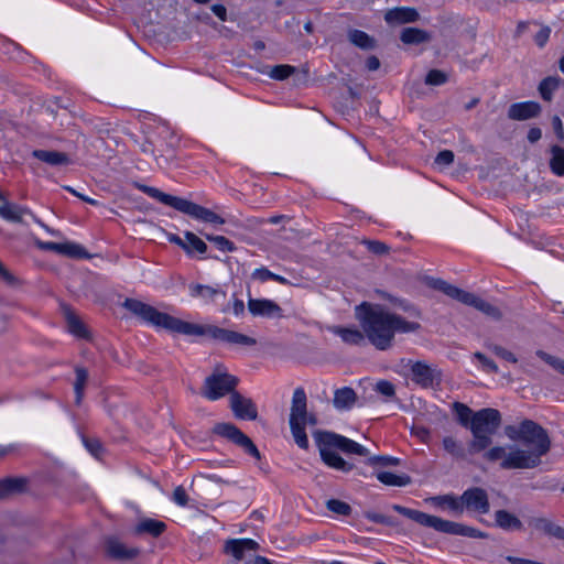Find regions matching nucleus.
<instances>
[{
	"instance_id": "nucleus-1",
	"label": "nucleus",
	"mask_w": 564,
	"mask_h": 564,
	"mask_svg": "<svg viewBox=\"0 0 564 564\" xmlns=\"http://www.w3.org/2000/svg\"><path fill=\"white\" fill-rule=\"evenodd\" d=\"M395 305L412 319L389 311L384 305L362 302L355 307V318L366 333L368 341L378 350L390 349L394 344L397 334H411L421 330L419 319L421 311L405 301H398Z\"/></svg>"
},
{
	"instance_id": "nucleus-2",
	"label": "nucleus",
	"mask_w": 564,
	"mask_h": 564,
	"mask_svg": "<svg viewBox=\"0 0 564 564\" xmlns=\"http://www.w3.org/2000/svg\"><path fill=\"white\" fill-rule=\"evenodd\" d=\"M122 306L145 323L172 333L187 336H209L215 340L232 346L251 347L257 345V340L253 337L215 325L204 326L185 322L166 313L160 312L155 307L135 299H126Z\"/></svg>"
},
{
	"instance_id": "nucleus-3",
	"label": "nucleus",
	"mask_w": 564,
	"mask_h": 564,
	"mask_svg": "<svg viewBox=\"0 0 564 564\" xmlns=\"http://www.w3.org/2000/svg\"><path fill=\"white\" fill-rule=\"evenodd\" d=\"M531 449L510 447L507 452L503 446H494L484 454V459L489 463L500 462L502 469H530L541 464L542 456L551 449V438L547 431L532 420H523L520 423V440Z\"/></svg>"
},
{
	"instance_id": "nucleus-4",
	"label": "nucleus",
	"mask_w": 564,
	"mask_h": 564,
	"mask_svg": "<svg viewBox=\"0 0 564 564\" xmlns=\"http://www.w3.org/2000/svg\"><path fill=\"white\" fill-rule=\"evenodd\" d=\"M392 509L398 513L406 517L408 519H411L412 521L416 522L417 524L425 528H432L441 533L467 536L473 539L488 538V534L486 532L480 531L474 527H469L459 522L444 520L440 517L429 514L420 510L410 509L401 505H393Z\"/></svg>"
},
{
	"instance_id": "nucleus-5",
	"label": "nucleus",
	"mask_w": 564,
	"mask_h": 564,
	"mask_svg": "<svg viewBox=\"0 0 564 564\" xmlns=\"http://www.w3.org/2000/svg\"><path fill=\"white\" fill-rule=\"evenodd\" d=\"M501 421V414L497 409L485 408L475 412L469 429L473 438L468 442V453L471 456L479 453L484 455L491 448L492 435L499 430Z\"/></svg>"
},
{
	"instance_id": "nucleus-6",
	"label": "nucleus",
	"mask_w": 564,
	"mask_h": 564,
	"mask_svg": "<svg viewBox=\"0 0 564 564\" xmlns=\"http://www.w3.org/2000/svg\"><path fill=\"white\" fill-rule=\"evenodd\" d=\"M138 188L142 193L159 200L160 203L170 206L176 209L177 212L188 215L197 220L218 225L225 224V219L221 218L218 214H216L212 209H208L188 199L166 194L160 191L159 188L148 185L140 184L138 185Z\"/></svg>"
},
{
	"instance_id": "nucleus-7",
	"label": "nucleus",
	"mask_w": 564,
	"mask_h": 564,
	"mask_svg": "<svg viewBox=\"0 0 564 564\" xmlns=\"http://www.w3.org/2000/svg\"><path fill=\"white\" fill-rule=\"evenodd\" d=\"M306 419V393L303 388H296L292 397L289 423L294 442L300 448L303 449H306L308 447V438L305 432Z\"/></svg>"
},
{
	"instance_id": "nucleus-8",
	"label": "nucleus",
	"mask_w": 564,
	"mask_h": 564,
	"mask_svg": "<svg viewBox=\"0 0 564 564\" xmlns=\"http://www.w3.org/2000/svg\"><path fill=\"white\" fill-rule=\"evenodd\" d=\"M239 380L237 377L218 369L205 379L203 395L208 400L215 401L226 394L231 395L236 391Z\"/></svg>"
},
{
	"instance_id": "nucleus-9",
	"label": "nucleus",
	"mask_w": 564,
	"mask_h": 564,
	"mask_svg": "<svg viewBox=\"0 0 564 564\" xmlns=\"http://www.w3.org/2000/svg\"><path fill=\"white\" fill-rule=\"evenodd\" d=\"M213 432L224 438H227L245 449L246 453L260 459V452L252 440L242 433L236 425L231 423H217L213 427Z\"/></svg>"
},
{
	"instance_id": "nucleus-10",
	"label": "nucleus",
	"mask_w": 564,
	"mask_h": 564,
	"mask_svg": "<svg viewBox=\"0 0 564 564\" xmlns=\"http://www.w3.org/2000/svg\"><path fill=\"white\" fill-rule=\"evenodd\" d=\"M315 440L319 449L321 458L328 467L344 473L352 470L354 464L345 460L337 452H335V446L325 445L323 432H317L315 434Z\"/></svg>"
},
{
	"instance_id": "nucleus-11",
	"label": "nucleus",
	"mask_w": 564,
	"mask_h": 564,
	"mask_svg": "<svg viewBox=\"0 0 564 564\" xmlns=\"http://www.w3.org/2000/svg\"><path fill=\"white\" fill-rule=\"evenodd\" d=\"M411 364V380L423 389L433 388L441 382V372L425 361H409Z\"/></svg>"
},
{
	"instance_id": "nucleus-12",
	"label": "nucleus",
	"mask_w": 564,
	"mask_h": 564,
	"mask_svg": "<svg viewBox=\"0 0 564 564\" xmlns=\"http://www.w3.org/2000/svg\"><path fill=\"white\" fill-rule=\"evenodd\" d=\"M463 509L486 514L490 510L487 491L480 487H471L462 494Z\"/></svg>"
},
{
	"instance_id": "nucleus-13",
	"label": "nucleus",
	"mask_w": 564,
	"mask_h": 564,
	"mask_svg": "<svg viewBox=\"0 0 564 564\" xmlns=\"http://www.w3.org/2000/svg\"><path fill=\"white\" fill-rule=\"evenodd\" d=\"M323 433L325 445H333L347 455L369 456V451L357 442L334 432L325 431Z\"/></svg>"
},
{
	"instance_id": "nucleus-14",
	"label": "nucleus",
	"mask_w": 564,
	"mask_h": 564,
	"mask_svg": "<svg viewBox=\"0 0 564 564\" xmlns=\"http://www.w3.org/2000/svg\"><path fill=\"white\" fill-rule=\"evenodd\" d=\"M32 479L24 476L6 477L0 479V500L23 495L31 490Z\"/></svg>"
},
{
	"instance_id": "nucleus-15",
	"label": "nucleus",
	"mask_w": 564,
	"mask_h": 564,
	"mask_svg": "<svg viewBox=\"0 0 564 564\" xmlns=\"http://www.w3.org/2000/svg\"><path fill=\"white\" fill-rule=\"evenodd\" d=\"M248 310L254 317L261 316L267 318L282 317L283 311L281 306L272 300L252 299L248 300Z\"/></svg>"
},
{
	"instance_id": "nucleus-16",
	"label": "nucleus",
	"mask_w": 564,
	"mask_h": 564,
	"mask_svg": "<svg viewBox=\"0 0 564 564\" xmlns=\"http://www.w3.org/2000/svg\"><path fill=\"white\" fill-rule=\"evenodd\" d=\"M230 409L235 416L241 420L253 421L258 416L257 406L251 399L243 397L239 392H232L230 395Z\"/></svg>"
},
{
	"instance_id": "nucleus-17",
	"label": "nucleus",
	"mask_w": 564,
	"mask_h": 564,
	"mask_svg": "<svg viewBox=\"0 0 564 564\" xmlns=\"http://www.w3.org/2000/svg\"><path fill=\"white\" fill-rule=\"evenodd\" d=\"M37 248L54 251L56 253L75 258V259H88L90 258V254L86 251V249L74 242H65V243H57V242H42L37 240Z\"/></svg>"
},
{
	"instance_id": "nucleus-18",
	"label": "nucleus",
	"mask_w": 564,
	"mask_h": 564,
	"mask_svg": "<svg viewBox=\"0 0 564 564\" xmlns=\"http://www.w3.org/2000/svg\"><path fill=\"white\" fill-rule=\"evenodd\" d=\"M542 112V107L536 101H522L510 105L508 118L516 121H525L538 118Z\"/></svg>"
},
{
	"instance_id": "nucleus-19",
	"label": "nucleus",
	"mask_w": 564,
	"mask_h": 564,
	"mask_svg": "<svg viewBox=\"0 0 564 564\" xmlns=\"http://www.w3.org/2000/svg\"><path fill=\"white\" fill-rule=\"evenodd\" d=\"M106 553L113 560H131L139 555L140 551L137 547H128L119 539L109 536L105 542Z\"/></svg>"
},
{
	"instance_id": "nucleus-20",
	"label": "nucleus",
	"mask_w": 564,
	"mask_h": 564,
	"mask_svg": "<svg viewBox=\"0 0 564 564\" xmlns=\"http://www.w3.org/2000/svg\"><path fill=\"white\" fill-rule=\"evenodd\" d=\"M460 303L475 307L477 311L481 312L482 314L495 321H499L502 318V313L499 310V307L482 300L481 297L477 296L474 293L466 291Z\"/></svg>"
},
{
	"instance_id": "nucleus-21",
	"label": "nucleus",
	"mask_w": 564,
	"mask_h": 564,
	"mask_svg": "<svg viewBox=\"0 0 564 564\" xmlns=\"http://www.w3.org/2000/svg\"><path fill=\"white\" fill-rule=\"evenodd\" d=\"M420 19V14L415 8L411 7H395L389 9L384 13V20L390 25H400L405 23H413Z\"/></svg>"
},
{
	"instance_id": "nucleus-22",
	"label": "nucleus",
	"mask_w": 564,
	"mask_h": 564,
	"mask_svg": "<svg viewBox=\"0 0 564 564\" xmlns=\"http://www.w3.org/2000/svg\"><path fill=\"white\" fill-rule=\"evenodd\" d=\"M259 543L252 539H231L226 541L224 551L235 560L241 561L247 552L257 551Z\"/></svg>"
},
{
	"instance_id": "nucleus-23",
	"label": "nucleus",
	"mask_w": 564,
	"mask_h": 564,
	"mask_svg": "<svg viewBox=\"0 0 564 564\" xmlns=\"http://www.w3.org/2000/svg\"><path fill=\"white\" fill-rule=\"evenodd\" d=\"M189 291L192 296L202 297L206 304L225 302L227 296L224 290L203 284H192Z\"/></svg>"
},
{
	"instance_id": "nucleus-24",
	"label": "nucleus",
	"mask_w": 564,
	"mask_h": 564,
	"mask_svg": "<svg viewBox=\"0 0 564 564\" xmlns=\"http://www.w3.org/2000/svg\"><path fill=\"white\" fill-rule=\"evenodd\" d=\"M332 333L339 336L340 339L351 346H365L366 345V333L362 329L356 327H344L334 326L330 328Z\"/></svg>"
},
{
	"instance_id": "nucleus-25",
	"label": "nucleus",
	"mask_w": 564,
	"mask_h": 564,
	"mask_svg": "<svg viewBox=\"0 0 564 564\" xmlns=\"http://www.w3.org/2000/svg\"><path fill=\"white\" fill-rule=\"evenodd\" d=\"M528 524L535 531L564 540V529L547 518L532 517L528 520Z\"/></svg>"
},
{
	"instance_id": "nucleus-26",
	"label": "nucleus",
	"mask_w": 564,
	"mask_h": 564,
	"mask_svg": "<svg viewBox=\"0 0 564 564\" xmlns=\"http://www.w3.org/2000/svg\"><path fill=\"white\" fill-rule=\"evenodd\" d=\"M495 524L506 531H520L523 529L521 520L505 509L495 512Z\"/></svg>"
},
{
	"instance_id": "nucleus-27",
	"label": "nucleus",
	"mask_w": 564,
	"mask_h": 564,
	"mask_svg": "<svg viewBox=\"0 0 564 564\" xmlns=\"http://www.w3.org/2000/svg\"><path fill=\"white\" fill-rule=\"evenodd\" d=\"M356 401L357 394L350 387H344L334 392L333 405L337 410H350Z\"/></svg>"
},
{
	"instance_id": "nucleus-28",
	"label": "nucleus",
	"mask_w": 564,
	"mask_h": 564,
	"mask_svg": "<svg viewBox=\"0 0 564 564\" xmlns=\"http://www.w3.org/2000/svg\"><path fill=\"white\" fill-rule=\"evenodd\" d=\"M165 530H166V524L163 521L152 519V518H145L137 524L134 531L137 534L147 533L153 538H158L161 534H163Z\"/></svg>"
},
{
	"instance_id": "nucleus-29",
	"label": "nucleus",
	"mask_w": 564,
	"mask_h": 564,
	"mask_svg": "<svg viewBox=\"0 0 564 564\" xmlns=\"http://www.w3.org/2000/svg\"><path fill=\"white\" fill-rule=\"evenodd\" d=\"M37 160L51 166H65L72 163L68 154L50 150H37Z\"/></svg>"
},
{
	"instance_id": "nucleus-30",
	"label": "nucleus",
	"mask_w": 564,
	"mask_h": 564,
	"mask_svg": "<svg viewBox=\"0 0 564 564\" xmlns=\"http://www.w3.org/2000/svg\"><path fill=\"white\" fill-rule=\"evenodd\" d=\"M400 40L404 44H421L429 42L431 40V35L429 32L417 28H404L400 34Z\"/></svg>"
},
{
	"instance_id": "nucleus-31",
	"label": "nucleus",
	"mask_w": 564,
	"mask_h": 564,
	"mask_svg": "<svg viewBox=\"0 0 564 564\" xmlns=\"http://www.w3.org/2000/svg\"><path fill=\"white\" fill-rule=\"evenodd\" d=\"M550 170L556 176L564 175V148L558 144L551 145L550 148Z\"/></svg>"
},
{
	"instance_id": "nucleus-32",
	"label": "nucleus",
	"mask_w": 564,
	"mask_h": 564,
	"mask_svg": "<svg viewBox=\"0 0 564 564\" xmlns=\"http://www.w3.org/2000/svg\"><path fill=\"white\" fill-rule=\"evenodd\" d=\"M444 449L455 459L464 460L468 455V447L465 448L460 442L453 436H445L443 438Z\"/></svg>"
},
{
	"instance_id": "nucleus-33",
	"label": "nucleus",
	"mask_w": 564,
	"mask_h": 564,
	"mask_svg": "<svg viewBox=\"0 0 564 564\" xmlns=\"http://www.w3.org/2000/svg\"><path fill=\"white\" fill-rule=\"evenodd\" d=\"M433 289L438 290L449 296L451 299L457 300L458 302H462V299L466 291L449 284L448 282L442 280V279H434L432 280L430 284Z\"/></svg>"
},
{
	"instance_id": "nucleus-34",
	"label": "nucleus",
	"mask_w": 564,
	"mask_h": 564,
	"mask_svg": "<svg viewBox=\"0 0 564 564\" xmlns=\"http://www.w3.org/2000/svg\"><path fill=\"white\" fill-rule=\"evenodd\" d=\"M377 479L386 486L404 487L411 484V477L408 475H395L390 471H380Z\"/></svg>"
},
{
	"instance_id": "nucleus-35",
	"label": "nucleus",
	"mask_w": 564,
	"mask_h": 564,
	"mask_svg": "<svg viewBox=\"0 0 564 564\" xmlns=\"http://www.w3.org/2000/svg\"><path fill=\"white\" fill-rule=\"evenodd\" d=\"M561 79L558 77L549 76L541 80L538 90L545 101L553 99V93L558 88Z\"/></svg>"
},
{
	"instance_id": "nucleus-36",
	"label": "nucleus",
	"mask_w": 564,
	"mask_h": 564,
	"mask_svg": "<svg viewBox=\"0 0 564 564\" xmlns=\"http://www.w3.org/2000/svg\"><path fill=\"white\" fill-rule=\"evenodd\" d=\"M349 41L362 50H372L376 46V41L366 32L360 30H351L348 33Z\"/></svg>"
},
{
	"instance_id": "nucleus-37",
	"label": "nucleus",
	"mask_w": 564,
	"mask_h": 564,
	"mask_svg": "<svg viewBox=\"0 0 564 564\" xmlns=\"http://www.w3.org/2000/svg\"><path fill=\"white\" fill-rule=\"evenodd\" d=\"M68 330L76 337L88 339L89 332L86 325L73 313L66 315Z\"/></svg>"
},
{
	"instance_id": "nucleus-38",
	"label": "nucleus",
	"mask_w": 564,
	"mask_h": 564,
	"mask_svg": "<svg viewBox=\"0 0 564 564\" xmlns=\"http://www.w3.org/2000/svg\"><path fill=\"white\" fill-rule=\"evenodd\" d=\"M76 379L74 382L75 401L80 404L84 397V390L88 380V371L84 367L75 368Z\"/></svg>"
},
{
	"instance_id": "nucleus-39",
	"label": "nucleus",
	"mask_w": 564,
	"mask_h": 564,
	"mask_svg": "<svg viewBox=\"0 0 564 564\" xmlns=\"http://www.w3.org/2000/svg\"><path fill=\"white\" fill-rule=\"evenodd\" d=\"M453 409L457 415L458 423L466 429H470L475 412L460 402H455Z\"/></svg>"
},
{
	"instance_id": "nucleus-40",
	"label": "nucleus",
	"mask_w": 564,
	"mask_h": 564,
	"mask_svg": "<svg viewBox=\"0 0 564 564\" xmlns=\"http://www.w3.org/2000/svg\"><path fill=\"white\" fill-rule=\"evenodd\" d=\"M184 237L186 239V243L189 245L188 251H185L187 254H193L197 252L199 254H205L207 252V245L204 240H202L198 236H196L192 231H185Z\"/></svg>"
},
{
	"instance_id": "nucleus-41",
	"label": "nucleus",
	"mask_w": 564,
	"mask_h": 564,
	"mask_svg": "<svg viewBox=\"0 0 564 564\" xmlns=\"http://www.w3.org/2000/svg\"><path fill=\"white\" fill-rule=\"evenodd\" d=\"M434 501H437L440 506H447L452 511L462 513L463 509V499L462 496L456 497L454 495H444L433 498Z\"/></svg>"
},
{
	"instance_id": "nucleus-42",
	"label": "nucleus",
	"mask_w": 564,
	"mask_h": 564,
	"mask_svg": "<svg viewBox=\"0 0 564 564\" xmlns=\"http://www.w3.org/2000/svg\"><path fill=\"white\" fill-rule=\"evenodd\" d=\"M252 279L258 280L260 282H265L268 280H273V281H276V282H279L281 284H288L289 283V281L285 278L271 272L267 268L256 269L252 272Z\"/></svg>"
},
{
	"instance_id": "nucleus-43",
	"label": "nucleus",
	"mask_w": 564,
	"mask_h": 564,
	"mask_svg": "<svg viewBox=\"0 0 564 564\" xmlns=\"http://www.w3.org/2000/svg\"><path fill=\"white\" fill-rule=\"evenodd\" d=\"M205 238L208 241L215 243V246L223 252H234L236 250L235 243L224 236H214L206 234Z\"/></svg>"
},
{
	"instance_id": "nucleus-44",
	"label": "nucleus",
	"mask_w": 564,
	"mask_h": 564,
	"mask_svg": "<svg viewBox=\"0 0 564 564\" xmlns=\"http://www.w3.org/2000/svg\"><path fill=\"white\" fill-rule=\"evenodd\" d=\"M326 508L333 513L339 516H349L351 513V507L341 500L338 499H329L326 501Z\"/></svg>"
},
{
	"instance_id": "nucleus-45",
	"label": "nucleus",
	"mask_w": 564,
	"mask_h": 564,
	"mask_svg": "<svg viewBox=\"0 0 564 564\" xmlns=\"http://www.w3.org/2000/svg\"><path fill=\"white\" fill-rule=\"evenodd\" d=\"M295 72V67L291 65H275L271 68L269 75L276 80H284Z\"/></svg>"
},
{
	"instance_id": "nucleus-46",
	"label": "nucleus",
	"mask_w": 564,
	"mask_h": 564,
	"mask_svg": "<svg viewBox=\"0 0 564 564\" xmlns=\"http://www.w3.org/2000/svg\"><path fill=\"white\" fill-rule=\"evenodd\" d=\"M536 356L541 358L543 361L549 364L552 368L564 375V360L557 357H554L543 350H538Z\"/></svg>"
},
{
	"instance_id": "nucleus-47",
	"label": "nucleus",
	"mask_w": 564,
	"mask_h": 564,
	"mask_svg": "<svg viewBox=\"0 0 564 564\" xmlns=\"http://www.w3.org/2000/svg\"><path fill=\"white\" fill-rule=\"evenodd\" d=\"M3 202L4 203L0 206V216L6 220L20 221L21 215L19 214V210L15 208V206L11 205L6 199Z\"/></svg>"
},
{
	"instance_id": "nucleus-48",
	"label": "nucleus",
	"mask_w": 564,
	"mask_h": 564,
	"mask_svg": "<svg viewBox=\"0 0 564 564\" xmlns=\"http://www.w3.org/2000/svg\"><path fill=\"white\" fill-rule=\"evenodd\" d=\"M447 79L448 77L446 73L440 69H431L425 77V84L430 86H440L445 84Z\"/></svg>"
},
{
	"instance_id": "nucleus-49",
	"label": "nucleus",
	"mask_w": 564,
	"mask_h": 564,
	"mask_svg": "<svg viewBox=\"0 0 564 564\" xmlns=\"http://www.w3.org/2000/svg\"><path fill=\"white\" fill-rule=\"evenodd\" d=\"M230 311H231V312H232V314H234L235 316H237V317H238V316H240V315H243V313H245V303H243V301H242V300L237 299V297L234 295L231 304H226V305L224 304V305H221V307H220V312H221V313H225V314H226V313H228V312H230Z\"/></svg>"
},
{
	"instance_id": "nucleus-50",
	"label": "nucleus",
	"mask_w": 564,
	"mask_h": 564,
	"mask_svg": "<svg viewBox=\"0 0 564 564\" xmlns=\"http://www.w3.org/2000/svg\"><path fill=\"white\" fill-rule=\"evenodd\" d=\"M375 391L384 395L386 398H394L395 397V387L389 380H379L375 384Z\"/></svg>"
},
{
	"instance_id": "nucleus-51",
	"label": "nucleus",
	"mask_w": 564,
	"mask_h": 564,
	"mask_svg": "<svg viewBox=\"0 0 564 564\" xmlns=\"http://www.w3.org/2000/svg\"><path fill=\"white\" fill-rule=\"evenodd\" d=\"M488 348L491 352H494L497 357L505 359L509 362L516 364L518 362L517 357L506 348L499 345L490 344L488 345Z\"/></svg>"
},
{
	"instance_id": "nucleus-52",
	"label": "nucleus",
	"mask_w": 564,
	"mask_h": 564,
	"mask_svg": "<svg viewBox=\"0 0 564 564\" xmlns=\"http://www.w3.org/2000/svg\"><path fill=\"white\" fill-rule=\"evenodd\" d=\"M474 356L481 364L485 371L489 373H498L499 368L492 359L479 351L475 352Z\"/></svg>"
},
{
	"instance_id": "nucleus-53",
	"label": "nucleus",
	"mask_w": 564,
	"mask_h": 564,
	"mask_svg": "<svg viewBox=\"0 0 564 564\" xmlns=\"http://www.w3.org/2000/svg\"><path fill=\"white\" fill-rule=\"evenodd\" d=\"M368 464L372 465V466H375V465L398 466L400 464V459L397 457L384 456V455L370 456L368 458Z\"/></svg>"
},
{
	"instance_id": "nucleus-54",
	"label": "nucleus",
	"mask_w": 564,
	"mask_h": 564,
	"mask_svg": "<svg viewBox=\"0 0 564 564\" xmlns=\"http://www.w3.org/2000/svg\"><path fill=\"white\" fill-rule=\"evenodd\" d=\"M365 517L375 523L386 524L390 527L395 524L392 518L384 516L382 513L367 511L365 512Z\"/></svg>"
},
{
	"instance_id": "nucleus-55",
	"label": "nucleus",
	"mask_w": 564,
	"mask_h": 564,
	"mask_svg": "<svg viewBox=\"0 0 564 564\" xmlns=\"http://www.w3.org/2000/svg\"><path fill=\"white\" fill-rule=\"evenodd\" d=\"M364 243L367 246L368 250L375 254H384L389 251V247L377 240H365Z\"/></svg>"
},
{
	"instance_id": "nucleus-56",
	"label": "nucleus",
	"mask_w": 564,
	"mask_h": 564,
	"mask_svg": "<svg viewBox=\"0 0 564 564\" xmlns=\"http://www.w3.org/2000/svg\"><path fill=\"white\" fill-rule=\"evenodd\" d=\"M173 500L175 503H177L178 506H182V507L187 505L188 496L186 494V490L182 486H178L174 489Z\"/></svg>"
},
{
	"instance_id": "nucleus-57",
	"label": "nucleus",
	"mask_w": 564,
	"mask_h": 564,
	"mask_svg": "<svg viewBox=\"0 0 564 564\" xmlns=\"http://www.w3.org/2000/svg\"><path fill=\"white\" fill-rule=\"evenodd\" d=\"M454 153L451 150L441 151L435 158V163L440 165H449L454 162Z\"/></svg>"
},
{
	"instance_id": "nucleus-58",
	"label": "nucleus",
	"mask_w": 564,
	"mask_h": 564,
	"mask_svg": "<svg viewBox=\"0 0 564 564\" xmlns=\"http://www.w3.org/2000/svg\"><path fill=\"white\" fill-rule=\"evenodd\" d=\"M86 448L96 457H98L101 453V444L98 440L95 438H83Z\"/></svg>"
},
{
	"instance_id": "nucleus-59",
	"label": "nucleus",
	"mask_w": 564,
	"mask_h": 564,
	"mask_svg": "<svg viewBox=\"0 0 564 564\" xmlns=\"http://www.w3.org/2000/svg\"><path fill=\"white\" fill-rule=\"evenodd\" d=\"M552 128L557 140L563 143L564 142V127L561 118L558 116H553L552 118Z\"/></svg>"
},
{
	"instance_id": "nucleus-60",
	"label": "nucleus",
	"mask_w": 564,
	"mask_h": 564,
	"mask_svg": "<svg viewBox=\"0 0 564 564\" xmlns=\"http://www.w3.org/2000/svg\"><path fill=\"white\" fill-rule=\"evenodd\" d=\"M551 34V29L549 26H543L536 34H535V43L538 46L543 47Z\"/></svg>"
},
{
	"instance_id": "nucleus-61",
	"label": "nucleus",
	"mask_w": 564,
	"mask_h": 564,
	"mask_svg": "<svg viewBox=\"0 0 564 564\" xmlns=\"http://www.w3.org/2000/svg\"><path fill=\"white\" fill-rule=\"evenodd\" d=\"M411 433L419 437L424 443H426L430 438V431L424 426L414 425L411 429Z\"/></svg>"
},
{
	"instance_id": "nucleus-62",
	"label": "nucleus",
	"mask_w": 564,
	"mask_h": 564,
	"mask_svg": "<svg viewBox=\"0 0 564 564\" xmlns=\"http://www.w3.org/2000/svg\"><path fill=\"white\" fill-rule=\"evenodd\" d=\"M18 452H19V446L17 444L0 445V458L15 455V454H18Z\"/></svg>"
},
{
	"instance_id": "nucleus-63",
	"label": "nucleus",
	"mask_w": 564,
	"mask_h": 564,
	"mask_svg": "<svg viewBox=\"0 0 564 564\" xmlns=\"http://www.w3.org/2000/svg\"><path fill=\"white\" fill-rule=\"evenodd\" d=\"M213 13L220 20L226 21L227 20V9L223 4H213L212 6Z\"/></svg>"
},
{
	"instance_id": "nucleus-64",
	"label": "nucleus",
	"mask_w": 564,
	"mask_h": 564,
	"mask_svg": "<svg viewBox=\"0 0 564 564\" xmlns=\"http://www.w3.org/2000/svg\"><path fill=\"white\" fill-rule=\"evenodd\" d=\"M542 138V130L533 127L528 131L527 139L530 143H535Z\"/></svg>"
}]
</instances>
